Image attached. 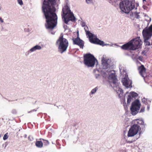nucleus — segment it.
Returning a JSON list of instances; mask_svg holds the SVG:
<instances>
[{
  "instance_id": "f257e3e1",
  "label": "nucleus",
  "mask_w": 152,
  "mask_h": 152,
  "mask_svg": "<svg viewBox=\"0 0 152 152\" xmlns=\"http://www.w3.org/2000/svg\"><path fill=\"white\" fill-rule=\"evenodd\" d=\"M56 0H45L42 6V10L46 19L45 26L48 29H53L56 26L57 16L55 12Z\"/></svg>"
},
{
  "instance_id": "f03ea898",
  "label": "nucleus",
  "mask_w": 152,
  "mask_h": 152,
  "mask_svg": "<svg viewBox=\"0 0 152 152\" xmlns=\"http://www.w3.org/2000/svg\"><path fill=\"white\" fill-rule=\"evenodd\" d=\"M142 42L140 37H137L123 45L121 48L124 50H134L141 47Z\"/></svg>"
},
{
  "instance_id": "7ed1b4c3",
  "label": "nucleus",
  "mask_w": 152,
  "mask_h": 152,
  "mask_svg": "<svg viewBox=\"0 0 152 152\" xmlns=\"http://www.w3.org/2000/svg\"><path fill=\"white\" fill-rule=\"evenodd\" d=\"M62 18L64 19V22L67 24L70 21H73L75 20V18L73 13L71 12L69 7L67 4L62 8Z\"/></svg>"
},
{
  "instance_id": "20e7f679",
  "label": "nucleus",
  "mask_w": 152,
  "mask_h": 152,
  "mask_svg": "<svg viewBox=\"0 0 152 152\" xmlns=\"http://www.w3.org/2000/svg\"><path fill=\"white\" fill-rule=\"evenodd\" d=\"M119 7L123 12L128 14L135 7V4L130 2L128 0H126L121 2L119 4Z\"/></svg>"
},
{
  "instance_id": "39448f33",
  "label": "nucleus",
  "mask_w": 152,
  "mask_h": 152,
  "mask_svg": "<svg viewBox=\"0 0 152 152\" xmlns=\"http://www.w3.org/2000/svg\"><path fill=\"white\" fill-rule=\"evenodd\" d=\"M56 43L58 45V51L61 53L66 51L69 45L68 41L63 37L62 34H61L56 41Z\"/></svg>"
},
{
  "instance_id": "423d86ee",
  "label": "nucleus",
  "mask_w": 152,
  "mask_h": 152,
  "mask_svg": "<svg viewBox=\"0 0 152 152\" xmlns=\"http://www.w3.org/2000/svg\"><path fill=\"white\" fill-rule=\"evenodd\" d=\"M142 34L145 45H152V40H150L152 36V24L148 28H145L142 31Z\"/></svg>"
},
{
  "instance_id": "0eeeda50",
  "label": "nucleus",
  "mask_w": 152,
  "mask_h": 152,
  "mask_svg": "<svg viewBox=\"0 0 152 152\" xmlns=\"http://www.w3.org/2000/svg\"><path fill=\"white\" fill-rule=\"evenodd\" d=\"M84 63L88 67H93L97 60L94 56L90 53L87 54L84 56Z\"/></svg>"
},
{
  "instance_id": "6e6552de",
  "label": "nucleus",
  "mask_w": 152,
  "mask_h": 152,
  "mask_svg": "<svg viewBox=\"0 0 152 152\" xmlns=\"http://www.w3.org/2000/svg\"><path fill=\"white\" fill-rule=\"evenodd\" d=\"M84 29L86 32V34L87 36H88L89 41L91 42L99 45H103L104 42L102 41H101L97 38H94V34L90 32L89 30V29L88 26H85Z\"/></svg>"
},
{
  "instance_id": "1a4fd4ad",
  "label": "nucleus",
  "mask_w": 152,
  "mask_h": 152,
  "mask_svg": "<svg viewBox=\"0 0 152 152\" xmlns=\"http://www.w3.org/2000/svg\"><path fill=\"white\" fill-rule=\"evenodd\" d=\"M107 74L109 75L108 77V81L109 83H113V84L116 85L117 80L115 75V71L114 70H107L105 72V74L103 75V77H106L107 76L105 74L107 75Z\"/></svg>"
},
{
  "instance_id": "9d476101",
  "label": "nucleus",
  "mask_w": 152,
  "mask_h": 152,
  "mask_svg": "<svg viewBox=\"0 0 152 152\" xmlns=\"http://www.w3.org/2000/svg\"><path fill=\"white\" fill-rule=\"evenodd\" d=\"M132 123L133 125L138 128L140 130V132L139 133V136L137 139L139 138L142 132L144 131L145 129V125L144 121L142 120L138 119H135L133 121Z\"/></svg>"
},
{
  "instance_id": "9b49d317",
  "label": "nucleus",
  "mask_w": 152,
  "mask_h": 152,
  "mask_svg": "<svg viewBox=\"0 0 152 152\" xmlns=\"http://www.w3.org/2000/svg\"><path fill=\"white\" fill-rule=\"evenodd\" d=\"M140 104L139 100L137 99L132 103L130 110L133 115H135L139 112L140 108Z\"/></svg>"
},
{
  "instance_id": "f8f14e48",
  "label": "nucleus",
  "mask_w": 152,
  "mask_h": 152,
  "mask_svg": "<svg viewBox=\"0 0 152 152\" xmlns=\"http://www.w3.org/2000/svg\"><path fill=\"white\" fill-rule=\"evenodd\" d=\"M122 82L123 85L127 88H129L132 87V82L131 80L129 78L128 75L126 73L125 77L123 78Z\"/></svg>"
},
{
  "instance_id": "ddd939ff",
  "label": "nucleus",
  "mask_w": 152,
  "mask_h": 152,
  "mask_svg": "<svg viewBox=\"0 0 152 152\" xmlns=\"http://www.w3.org/2000/svg\"><path fill=\"white\" fill-rule=\"evenodd\" d=\"M138 132L139 133L140 132V130L138 128L135 127L133 125H132L129 129L128 133V136L129 137H132L134 136L137 134Z\"/></svg>"
},
{
  "instance_id": "4468645a",
  "label": "nucleus",
  "mask_w": 152,
  "mask_h": 152,
  "mask_svg": "<svg viewBox=\"0 0 152 152\" xmlns=\"http://www.w3.org/2000/svg\"><path fill=\"white\" fill-rule=\"evenodd\" d=\"M72 40L73 41V44L77 45L80 47V48L82 49L83 48L84 45V42L79 38L78 35L76 38H73Z\"/></svg>"
},
{
  "instance_id": "2eb2a0df",
  "label": "nucleus",
  "mask_w": 152,
  "mask_h": 152,
  "mask_svg": "<svg viewBox=\"0 0 152 152\" xmlns=\"http://www.w3.org/2000/svg\"><path fill=\"white\" fill-rule=\"evenodd\" d=\"M102 61L103 69H107L110 67V60L108 59L107 60L105 59L104 58H102Z\"/></svg>"
},
{
  "instance_id": "dca6fc26",
  "label": "nucleus",
  "mask_w": 152,
  "mask_h": 152,
  "mask_svg": "<svg viewBox=\"0 0 152 152\" xmlns=\"http://www.w3.org/2000/svg\"><path fill=\"white\" fill-rule=\"evenodd\" d=\"M138 70L140 75L143 77H145L146 76V69L143 65L138 67Z\"/></svg>"
},
{
  "instance_id": "f3484780",
  "label": "nucleus",
  "mask_w": 152,
  "mask_h": 152,
  "mask_svg": "<svg viewBox=\"0 0 152 152\" xmlns=\"http://www.w3.org/2000/svg\"><path fill=\"white\" fill-rule=\"evenodd\" d=\"M142 102L146 105H147V110L148 111L150 109V106L151 104V101L149 99H146L145 97L142 99Z\"/></svg>"
},
{
  "instance_id": "a211bd4d",
  "label": "nucleus",
  "mask_w": 152,
  "mask_h": 152,
  "mask_svg": "<svg viewBox=\"0 0 152 152\" xmlns=\"http://www.w3.org/2000/svg\"><path fill=\"white\" fill-rule=\"evenodd\" d=\"M42 49V47L38 45H36L31 48L28 51L29 53H31L34 52L36 50H40Z\"/></svg>"
},
{
  "instance_id": "6ab92c4d",
  "label": "nucleus",
  "mask_w": 152,
  "mask_h": 152,
  "mask_svg": "<svg viewBox=\"0 0 152 152\" xmlns=\"http://www.w3.org/2000/svg\"><path fill=\"white\" fill-rule=\"evenodd\" d=\"M35 145L37 147L41 148L43 147V142L42 141H37L35 143Z\"/></svg>"
},
{
  "instance_id": "aec40b11",
  "label": "nucleus",
  "mask_w": 152,
  "mask_h": 152,
  "mask_svg": "<svg viewBox=\"0 0 152 152\" xmlns=\"http://www.w3.org/2000/svg\"><path fill=\"white\" fill-rule=\"evenodd\" d=\"M129 95H130L131 96H132V97L134 99H135V98L137 97L138 96V94L134 92H131Z\"/></svg>"
},
{
  "instance_id": "412c9836",
  "label": "nucleus",
  "mask_w": 152,
  "mask_h": 152,
  "mask_svg": "<svg viewBox=\"0 0 152 152\" xmlns=\"http://www.w3.org/2000/svg\"><path fill=\"white\" fill-rule=\"evenodd\" d=\"M117 93L118 94V96L120 97L122 96L123 94V90L122 89L119 88L116 91Z\"/></svg>"
},
{
  "instance_id": "4be33fe9",
  "label": "nucleus",
  "mask_w": 152,
  "mask_h": 152,
  "mask_svg": "<svg viewBox=\"0 0 152 152\" xmlns=\"http://www.w3.org/2000/svg\"><path fill=\"white\" fill-rule=\"evenodd\" d=\"M98 89V88L97 87H96L94 89H92L89 94L91 96V94L93 95L96 92Z\"/></svg>"
},
{
  "instance_id": "5701e85b",
  "label": "nucleus",
  "mask_w": 152,
  "mask_h": 152,
  "mask_svg": "<svg viewBox=\"0 0 152 152\" xmlns=\"http://www.w3.org/2000/svg\"><path fill=\"white\" fill-rule=\"evenodd\" d=\"M132 100H133V98L130 95H129L127 98V102L128 104L130 103L132 101Z\"/></svg>"
},
{
  "instance_id": "b1692460",
  "label": "nucleus",
  "mask_w": 152,
  "mask_h": 152,
  "mask_svg": "<svg viewBox=\"0 0 152 152\" xmlns=\"http://www.w3.org/2000/svg\"><path fill=\"white\" fill-rule=\"evenodd\" d=\"M40 140H42L43 141V143L45 145H47L49 144V143L48 140H44L43 139H40Z\"/></svg>"
},
{
  "instance_id": "393cba45",
  "label": "nucleus",
  "mask_w": 152,
  "mask_h": 152,
  "mask_svg": "<svg viewBox=\"0 0 152 152\" xmlns=\"http://www.w3.org/2000/svg\"><path fill=\"white\" fill-rule=\"evenodd\" d=\"M87 4H91L93 3V0H86Z\"/></svg>"
},
{
  "instance_id": "a878e982",
  "label": "nucleus",
  "mask_w": 152,
  "mask_h": 152,
  "mask_svg": "<svg viewBox=\"0 0 152 152\" xmlns=\"http://www.w3.org/2000/svg\"><path fill=\"white\" fill-rule=\"evenodd\" d=\"M8 138V136L7 135V133H6L5 134L3 137V139L4 140H7Z\"/></svg>"
},
{
  "instance_id": "bb28decb",
  "label": "nucleus",
  "mask_w": 152,
  "mask_h": 152,
  "mask_svg": "<svg viewBox=\"0 0 152 152\" xmlns=\"http://www.w3.org/2000/svg\"><path fill=\"white\" fill-rule=\"evenodd\" d=\"M135 17L137 19H139L140 18V16L139 14V12H135Z\"/></svg>"
},
{
  "instance_id": "cd10ccee",
  "label": "nucleus",
  "mask_w": 152,
  "mask_h": 152,
  "mask_svg": "<svg viewBox=\"0 0 152 152\" xmlns=\"http://www.w3.org/2000/svg\"><path fill=\"white\" fill-rule=\"evenodd\" d=\"M18 3L20 5H21L23 4V2L22 1V0H18Z\"/></svg>"
},
{
  "instance_id": "c85d7f7f",
  "label": "nucleus",
  "mask_w": 152,
  "mask_h": 152,
  "mask_svg": "<svg viewBox=\"0 0 152 152\" xmlns=\"http://www.w3.org/2000/svg\"><path fill=\"white\" fill-rule=\"evenodd\" d=\"M138 59L141 61H142L143 57L142 56H139L138 58Z\"/></svg>"
},
{
  "instance_id": "c756f323",
  "label": "nucleus",
  "mask_w": 152,
  "mask_h": 152,
  "mask_svg": "<svg viewBox=\"0 0 152 152\" xmlns=\"http://www.w3.org/2000/svg\"><path fill=\"white\" fill-rule=\"evenodd\" d=\"M145 111V108H142L140 110V113H142L144 112Z\"/></svg>"
},
{
  "instance_id": "7c9ffc66",
  "label": "nucleus",
  "mask_w": 152,
  "mask_h": 152,
  "mask_svg": "<svg viewBox=\"0 0 152 152\" xmlns=\"http://www.w3.org/2000/svg\"><path fill=\"white\" fill-rule=\"evenodd\" d=\"M4 22L3 19L0 16V23H3Z\"/></svg>"
},
{
  "instance_id": "2f4dec72",
  "label": "nucleus",
  "mask_w": 152,
  "mask_h": 152,
  "mask_svg": "<svg viewBox=\"0 0 152 152\" xmlns=\"http://www.w3.org/2000/svg\"><path fill=\"white\" fill-rule=\"evenodd\" d=\"M37 111V110H35V109H34V110H31L30 111H28V113H31V112H33L34 111Z\"/></svg>"
},
{
  "instance_id": "473e14b6",
  "label": "nucleus",
  "mask_w": 152,
  "mask_h": 152,
  "mask_svg": "<svg viewBox=\"0 0 152 152\" xmlns=\"http://www.w3.org/2000/svg\"><path fill=\"white\" fill-rule=\"evenodd\" d=\"M24 30L26 32H29L30 31L29 29L28 28H25Z\"/></svg>"
},
{
  "instance_id": "72a5a7b5",
  "label": "nucleus",
  "mask_w": 152,
  "mask_h": 152,
  "mask_svg": "<svg viewBox=\"0 0 152 152\" xmlns=\"http://www.w3.org/2000/svg\"><path fill=\"white\" fill-rule=\"evenodd\" d=\"M85 25H86V24L85 22H82V23L81 25H82V26L85 27V26H86Z\"/></svg>"
},
{
  "instance_id": "f704fd0d",
  "label": "nucleus",
  "mask_w": 152,
  "mask_h": 152,
  "mask_svg": "<svg viewBox=\"0 0 152 152\" xmlns=\"http://www.w3.org/2000/svg\"><path fill=\"white\" fill-rule=\"evenodd\" d=\"M16 112V110H13L12 111V113L13 114H15Z\"/></svg>"
},
{
  "instance_id": "c9c22d12",
  "label": "nucleus",
  "mask_w": 152,
  "mask_h": 152,
  "mask_svg": "<svg viewBox=\"0 0 152 152\" xmlns=\"http://www.w3.org/2000/svg\"><path fill=\"white\" fill-rule=\"evenodd\" d=\"M99 76V74H97L96 75V78H97Z\"/></svg>"
},
{
  "instance_id": "e433bc0d",
  "label": "nucleus",
  "mask_w": 152,
  "mask_h": 152,
  "mask_svg": "<svg viewBox=\"0 0 152 152\" xmlns=\"http://www.w3.org/2000/svg\"><path fill=\"white\" fill-rule=\"evenodd\" d=\"M103 42H104V43H103V45H102V46H104V45H108V44H104V42L102 41Z\"/></svg>"
},
{
  "instance_id": "4c0bfd02",
  "label": "nucleus",
  "mask_w": 152,
  "mask_h": 152,
  "mask_svg": "<svg viewBox=\"0 0 152 152\" xmlns=\"http://www.w3.org/2000/svg\"><path fill=\"white\" fill-rule=\"evenodd\" d=\"M120 71L121 73H121L123 71V70H122L120 68Z\"/></svg>"
},
{
  "instance_id": "58836bf2",
  "label": "nucleus",
  "mask_w": 152,
  "mask_h": 152,
  "mask_svg": "<svg viewBox=\"0 0 152 152\" xmlns=\"http://www.w3.org/2000/svg\"><path fill=\"white\" fill-rule=\"evenodd\" d=\"M142 1H143V3H144V1H146V0H142Z\"/></svg>"
},
{
  "instance_id": "ea45409f",
  "label": "nucleus",
  "mask_w": 152,
  "mask_h": 152,
  "mask_svg": "<svg viewBox=\"0 0 152 152\" xmlns=\"http://www.w3.org/2000/svg\"><path fill=\"white\" fill-rule=\"evenodd\" d=\"M0 10H1V7L0 6Z\"/></svg>"
},
{
  "instance_id": "a19ab883",
  "label": "nucleus",
  "mask_w": 152,
  "mask_h": 152,
  "mask_svg": "<svg viewBox=\"0 0 152 152\" xmlns=\"http://www.w3.org/2000/svg\"><path fill=\"white\" fill-rule=\"evenodd\" d=\"M150 20H151V18H150Z\"/></svg>"
},
{
  "instance_id": "79ce46f5",
  "label": "nucleus",
  "mask_w": 152,
  "mask_h": 152,
  "mask_svg": "<svg viewBox=\"0 0 152 152\" xmlns=\"http://www.w3.org/2000/svg\"><path fill=\"white\" fill-rule=\"evenodd\" d=\"M138 5H138V4H137V6H138Z\"/></svg>"
},
{
  "instance_id": "37998d69",
  "label": "nucleus",
  "mask_w": 152,
  "mask_h": 152,
  "mask_svg": "<svg viewBox=\"0 0 152 152\" xmlns=\"http://www.w3.org/2000/svg\"><path fill=\"white\" fill-rule=\"evenodd\" d=\"M110 1H112V0H110Z\"/></svg>"
}]
</instances>
